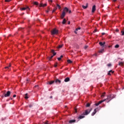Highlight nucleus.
<instances>
[{"label": "nucleus", "mask_w": 124, "mask_h": 124, "mask_svg": "<svg viewBox=\"0 0 124 124\" xmlns=\"http://www.w3.org/2000/svg\"><path fill=\"white\" fill-rule=\"evenodd\" d=\"M91 111H92V108L85 110V112H83V116H87L89 115V114L91 113Z\"/></svg>", "instance_id": "obj_1"}, {"label": "nucleus", "mask_w": 124, "mask_h": 124, "mask_svg": "<svg viewBox=\"0 0 124 124\" xmlns=\"http://www.w3.org/2000/svg\"><path fill=\"white\" fill-rule=\"evenodd\" d=\"M59 33V31L56 30V29H54L51 31V34L52 35H54L55 34H58Z\"/></svg>", "instance_id": "obj_2"}, {"label": "nucleus", "mask_w": 124, "mask_h": 124, "mask_svg": "<svg viewBox=\"0 0 124 124\" xmlns=\"http://www.w3.org/2000/svg\"><path fill=\"white\" fill-rule=\"evenodd\" d=\"M11 93V92H10V91H7L6 93L5 94V95H4V97H8L10 96Z\"/></svg>", "instance_id": "obj_3"}, {"label": "nucleus", "mask_w": 124, "mask_h": 124, "mask_svg": "<svg viewBox=\"0 0 124 124\" xmlns=\"http://www.w3.org/2000/svg\"><path fill=\"white\" fill-rule=\"evenodd\" d=\"M105 99H106V100H108V101H106L108 103V102H109V101H111V100H112V99L111 98V96L109 95L108 96L107 98Z\"/></svg>", "instance_id": "obj_4"}, {"label": "nucleus", "mask_w": 124, "mask_h": 124, "mask_svg": "<svg viewBox=\"0 0 124 124\" xmlns=\"http://www.w3.org/2000/svg\"><path fill=\"white\" fill-rule=\"evenodd\" d=\"M68 11H69V9H68V8H67V7H65L63 10V12H64L65 13V12L66 13H67V12H68Z\"/></svg>", "instance_id": "obj_5"}, {"label": "nucleus", "mask_w": 124, "mask_h": 124, "mask_svg": "<svg viewBox=\"0 0 124 124\" xmlns=\"http://www.w3.org/2000/svg\"><path fill=\"white\" fill-rule=\"evenodd\" d=\"M65 16V13H64V12L62 11V14L61 16V19H63V18H64Z\"/></svg>", "instance_id": "obj_6"}, {"label": "nucleus", "mask_w": 124, "mask_h": 124, "mask_svg": "<svg viewBox=\"0 0 124 124\" xmlns=\"http://www.w3.org/2000/svg\"><path fill=\"white\" fill-rule=\"evenodd\" d=\"M105 42H104L103 43H102V42H100L99 43V45H100V46H101L102 47H104V46L105 45Z\"/></svg>", "instance_id": "obj_7"}, {"label": "nucleus", "mask_w": 124, "mask_h": 124, "mask_svg": "<svg viewBox=\"0 0 124 124\" xmlns=\"http://www.w3.org/2000/svg\"><path fill=\"white\" fill-rule=\"evenodd\" d=\"M45 6H47L46 3H45V4L41 3L39 4V7H45Z\"/></svg>", "instance_id": "obj_8"}, {"label": "nucleus", "mask_w": 124, "mask_h": 124, "mask_svg": "<svg viewBox=\"0 0 124 124\" xmlns=\"http://www.w3.org/2000/svg\"><path fill=\"white\" fill-rule=\"evenodd\" d=\"M96 6H95V5H94L93 7H92V13H93L94 12V11H95L96 10Z\"/></svg>", "instance_id": "obj_9"}, {"label": "nucleus", "mask_w": 124, "mask_h": 124, "mask_svg": "<svg viewBox=\"0 0 124 124\" xmlns=\"http://www.w3.org/2000/svg\"><path fill=\"white\" fill-rule=\"evenodd\" d=\"M85 118V115H83V113L81 115H79L78 117V119L81 120L82 119H84Z\"/></svg>", "instance_id": "obj_10"}, {"label": "nucleus", "mask_w": 124, "mask_h": 124, "mask_svg": "<svg viewBox=\"0 0 124 124\" xmlns=\"http://www.w3.org/2000/svg\"><path fill=\"white\" fill-rule=\"evenodd\" d=\"M27 9H28V10H30V8L29 7H23V8H20V10L21 11H23V10H27Z\"/></svg>", "instance_id": "obj_11"}, {"label": "nucleus", "mask_w": 124, "mask_h": 124, "mask_svg": "<svg viewBox=\"0 0 124 124\" xmlns=\"http://www.w3.org/2000/svg\"><path fill=\"white\" fill-rule=\"evenodd\" d=\"M64 81L65 82H69V81H70V78H68V77L66 78H65V79L64 80Z\"/></svg>", "instance_id": "obj_12"}, {"label": "nucleus", "mask_w": 124, "mask_h": 124, "mask_svg": "<svg viewBox=\"0 0 124 124\" xmlns=\"http://www.w3.org/2000/svg\"><path fill=\"white\" fill-rule=\"evenodd\" d=\"M76 122V120H71L69 121V124H74Z\"/></svg>", "instance_id": "obj_13"}, {"label": "nucleus", "mask_w": 124, "mask_h": 124, "mask_svg": "<svg viewBox=\"0 0 124 124\" xmlns=\"http://www.w3.org/2000/svg\"><path fill=\"white\" fill-rule=\"evenodd\" d=\"M51 53H52V54H53V56L54 57V56H56V55H57V53L55 52V50L54 49H52L51 50Z\"/></svg>", "instance_id": "obj_14"}, {"label": "nucleus", "mask_w": 124, "mask_h": 124, "mask_svg": "<svg viewBox=\"0 0 124 124\" xmlns=\"http://www.w3.org/2000/svg\"><path fill=\"white\" fill-rule=\"evenodd\" d=\"M97 108H95L94 109L93 112L92 113V116H94V115H95V114H96V109Z\"/></svg>", "instance_id": "obj_15"}, {"label": "nucleus", "mask_w": 124, "mask_h": 124, "mask_svg": "<svg viewBox=\"0 0 124 124\" xmlns=\"http://www.w3.org/2000/svg\"><path fill=\"white\" fill-rule=\"evenodd\" d=\"M104 101H106V99H104V100H101V101H99L98 102V103H99V105L101 104V103H102V102H104Z\"/></svg>", "instance_id": "obj_16"}, {"label": "nucleus", "mask_w": 124, "mask_h": 124, "mask_svg": "<svg viewBox=\"0 0 124 124\" xmlns=\"http://www.w3.org/2000/svg\"><path fill=\"white\" fill-rule=\"evenodd\" d=\"M55 83H59V84H61V81L59 79H56L55 81Z\"/></svg>", "instance_id": "obj_17"}, {"label": "nucleus", "mask_w": 124, "mask_h": 124, "mask_svg": "<svg viewBox=\"0 0 124 124\" xmlns=\"http://www.w3.org/2000/svg\"><path fill=\"white\" fill-rule=\"evenodd\" d=\"M55 83V81H51L49 82H47V84H49V85H52V84H54Z\"/></svg>", "instance_id": "obj_18"}, {"label": "nucleus", "mask_w": 124, "mask_h": 124, "mask_svg": "<svg viewBox=\"0 0 124 124\" xmlns=\"http://www.w3.org/2000/svg\"><path fill=\"white\" fill-rule=\"evenodd\" d=\"M82 8L83 9H86V8H88V3H87L86 6L83 5Z\"/></svg>", "instance_id": "obj_19"}, {"label": "nucleus", "mask_w": 124, "mask_h": 124, "mask_svg": "<svg viewBox=\"0 0 124 124\" xmlns=\"http://www.w3.org/2000/svg\"><path fill=\"white\" fill-rule=\"evenodd\" d=\"M24 98H25V99H28V98H29L28 94L27 93L25 94Z\"/></svg>", "instance_id": "obj_20"}, {"label": "nucleus", "mask_w": 124, "mask_h": 124, "mask_svg": "<svg viewBox=\"0 0 124 124\" xmlns=\"http://www.w3.org/2000/svg\"><path fill=\"white\" fill-rule=\"evenodd\" d=\"M65 23H66V20L65 19V18H64L63 19V21L62 22V24H63V25H64V24H65Z\"/></svg>", "instance_id": "obj_21"}, {"label": "nucleus", "mask_w": 124, "mask_h": 124, "mask_svg": "<svg viewBox=\"0 0 124 124\" xmlns=\"http://www.w3.org/2000/svg\"><path fill=\"white\" fill-rule=\"evenodd\" d=\"M119 65L123 66L124 65V62H119Z\"/></svg>", "instance_id": "obj_22"}, {"label": "nucleus", "mask_w": 124, "mask_h": 124, "mask_svg": "<svg viewBox=\"0 0 124 124\" xmlns=\"http://www.w3.org/2000/svg\"><path fill=\"white\" fill-rule=\"evenodd\" d=\"M110 95L111 98L113 99V98H115V97H116V95H114V94H110L109 95Z\"/></svg>", "instance_id": "obj_23"}, {"label": "nucleus", "mask_w": 124, "mask_h": 124, "mask_svg": "<svg viewBox=\"0 0 124 124\" xmlns=\"http://www.w3.org/2000/svg\"><path fill=\"white\" fill-rule=\"evenodd\" d=\"M11 66V64H9V66L5 67V68H8V69H10V68Z\"/></svg>", "instance_id": "obj_24"}, {"label": "nucleus", "mask_w": 124, "mask_h": 124, "mask_svg": "<svg viewBox=\"0 0 124 124\" xmlns=\"http://www.w3.org/2000/svg\"><path fill=\"white\" fill-rule=\"evenodd\" d=\"M57 7H58L59 9H61V8H62L61 6L59 4H57Z\"/></svg>", "instance_id": "obj_25"}, {"label": "nucleus", "mask_w": 124, "mask_h": 124, "mask_svg": "<svg viewBox=\"0 0 124 124\" xmlns=\"http://www.w3.org/2000/svg\"><path fill=\"white\" fill-rule=\"evenodd\" d=\"M90 106H91V104H90V103H87L86 105V107H90Z\"/></svg>", "instance_id": "obj_26"}, {"label": "nucleus", "mask_w": 124, "mask_h": 124, "mask_svg": "<svg viewBox=\"0 0 124 124\" xmlns=\"http://www.w3.org/2000/svg\"><path fill=\"white\" fill-rule=\"evenodd\" d=\"M103 52H104V49H102L99 51V53H103Z\"/></svg>", "instance_id": "obj_27"}, {"label": "nucleus", "mask_w": 124, "mask_h": 124, "mask_svg": "<svg viewBox=\"0 0 124 124\" xmlns=\"http://www.w3.org/2000/svg\"><path fill=\"white\" fill-rule=\"evenodd\" d=\"M105 94H106L105 93H103V94L101 95V97L102 98L104 97V96H105Z\"/></svg>", "instance_id": "obj_28"}, {"label": "nucleus", "mask_w": 124, "mask_h": 124, "mask_svg": "<svg viewBox=\"0 0 124 124\" xmlns=\"http://www.w3.org/2000/svg\"><path fill=\"white\" fill-rule=\"evenodd\" d=\"M67 62H68V63H72V61H71V60H68L67 61Z\"/></svg>", "instance_id": "obj_29"}, {"label": "nucleus", "mask_w": 124, "mask_h": 124, "mask_svg": "<svg viewBox=\"0 0 124 124\" xmlns=\"http://www.w3.org/2000/svg\"><path fill=\"white\" fill-rule=\"evenodd\" d=\"M111 72H112V70L109 71L108 73V75L111 76Z\"/></svg>", "instance_id": "obj_30"}, {"label": "nucleus", "mask_w": 124, "mask_h": 124, "mask_svg": "<svg viewBox=\"0 0 124 124\" xmlns=\"http://www.w3.org/2000/svg\"><path fill=\"white\" fill-rule=\"evenodd\" d=\"M57 9H58V8H55L53 10H52V13L53 12H55V11H56L57 10Z\"/></svg>", "instance_id": "obj_31"}, {"label": "nucleus", "mask_w": 124, "mask_h": 124, "mask_svg": "<svg viewBox=\"0 0 124 124\" xmlns=\"http://www.w3.org/2000/svg\"><path fill=\"white\" fill-rule=\"evenodd\" d=\"M33 4H34L35 5H38V2H34Z\"/></svg>", "instance_id": "obj_32"}, {"label": "nucleus", "mask_w": 124, "mask_h": 124, "mask_svg": "<svg viewBox=\"0 0 124 124\" xmlns=\"http://www.w3.org/2000/svg\"><path fill=\"white\" fill-rule=\"evenodd\" d=\"M119 47H120L119 45H116L115 46V48H119Z\"/></svg>", "instance_id": "obj_33"}, {"label": "nucleus", "mask_w": 124, "mask_h": 124, "mask_svg": "<svg viewBox=\"0 0 124 124\" xmlns=\"http://www.w3.org/2000/svg\"><path fill=\"white\" fill-rule=\"evenodd\" d=\"M62 46H63V45H59V46H58V48H62Z\"/></svg>", "instance_id": "obj_34"}, {"label": "nucleus", "mask_w": 124, "mask_h": 124, "mask_svg": "<svg viewBox=\"0 0 124 124\" xmlns=\"http://www.w3.org/2000/svg\"><path fill=\"white\" fill-rule=\"evenodd\" d=\"M54 56L52 55V56H51V57H48V59L50 60H51V59H53V57Z\"/></svg>", "instance_id": "obj_35"}, {"label": "nucleus", "mask_w": 124, "mask_h": 124, "mask_svg": "<svg viewBox=\"0 0 124 124\" xmlns=\"http://www.w3.org/2000/svg\"><path fill=\"white\" fill-rule=\"evenodd\" d=\"M57 66H58V62H56V63L54 64V67H57Z\"/></svg>", "instance_id": "obj_36"}, {"label": "nucleus", "mask_w": 124, "mask_h": 124, "mask_svg": "<svg viewBox=\"0 0 124 124\" xmlns=\"http://www.w3.org/2000/svg\"><path fill=\"white\" fill-rule=\"evenodd\" d=\"M78 30H81V28L79 27V28H77V29H76V31H78Z\"/></svg>", "instance_id": "obj_37"}, {"label": "nucleus", "mask_w": 124, "mask_h": 124, "mask_svg": "<svg viewBox=\"0 0 124 124\" xmlns=\"http://www.w3.org/2000/svg\"><path fill=\"white\" fill-rule=\"evenodd\" d=\"M111 65H112L111 64V63H108L107 64V66H108V67H110V66H111Z\"/></svg>", "instance_id": "obj_38"}, {"label": "nucleus", "mask_w": 124, "mask_h": 124, "mask_svg": "<svg viewBox=\"0 0 124 124\" xmlns=\"http://www.w3.org/2000/svg\"><path fill=\"white\" fill-rule=\"evenodd\" d=\"M6 2H9V1H11V0H5Z\"/></svg>", "instance_id": "obj_39"}, {"label": "nucleus", "mask_w": 124, "mask_h": 124, "mask_svg": "<svg viewBox=\"0 0 124 124\" xmlns=\"http://www.w3.org/2000/svg\"><path fill=\"white\" fill-rule=\"evenodd\" d=\"M95 105L96 106H98V105H99V104L98 103H97L95 104Z\"/></svg>", "instance_id": "obj_40"}, {"label": "nucleus", "mask_w": 124, "mask_h": 124, "mask_svg": "<svg viewBox=\"0 0 124 124\" xmlns=\"http://www.w3.org/2000/svg\"><path fill=\"white\" fill-rule=\"evenodd\" d=\"M57 60H58V61H61V60H62V58H61L60 57H59L57 58Z\"/></svg>", "instance_id": "obj_41"}, {"label": "nucleus", "mask_w": 124, "mask_h": 124, "mask_svg": "<svg viewBox=\"0 0 124 124\" xmlns=\"http://www.w3.org/2000/svg\"><path fill=\"white\" fill-rule=\"evenodd\" d=\"M121 32L122 33V35H124V31H121Z\"/></svg>", "instance_id": "obj_42"}, {"label": "nucleus", "mask_w": 124, "mask_h": 124, "mask_svg": "<svg viewBox=\"0 0 124 124\" xmlns=\"http://www.w3.org/2000/svg\"><path fill=\"white\" fill-rule=\"evenodd\" d=\"M88 46H84V49H87V48H88Z\"/></svg>", "instance_id": "obj_43"}, {"label": "nucleus", "mask_w": 124, "mask_h": 124, "mask_svg": "<svg viewBox=\"0 0 124 124\" xmlns=\"http://www.w3.org/2000/svg\"><path fill=\"white\" fill-rule=\"evenodd\" d=\"M22 30H23V28H20L18 29L19 31H22Z\"/></svg>", "instance_id": "obj_44"}, {"label": "nucleus", "mask_w": 124, "mask_h": 124, "mask_svg": "<svg viewBox=\"0 0 124 124\" xmlns=\"http://www.w3.org/2000/svg\"><path fill=\"white\" fill-rule=\"evenodd\" d=\"M48 1L49 2H53V0H48Z\"/></svg>", "instance_id": "obj_45"}, {"label": "nucleus", "mask_w": 124, "mask_h": 124, "mask_svg": "<svg viewBox=\"0 0 124 124\" xmlns=\"http://www.w3.org/2000/svg\"><path fill=\"white\" fill-rule=\"evenodd\" d=\"M68 12L70 14L71 13V10H69Z\"/></svg>", "instance_id": "obj_46"}, {"label": "nucleus", "mask_w": 124, "mask_h": 124, "mask_svg": "<svg viewBox=\"0 0 124 124\" xmlns=\"http://www.w3.org/2000/svg\"><path fill=\"white\" fill-rule=\"evenodd\" d=\"M75 112H76V113H77V108H75Z\"/></svg>", "instance_id": "obj_47"}, {"label": "nucleus", "mask_w": 124, "mask_h": 124, "mask_svg": "<svg viewBox=\"0 0 124 124\" xmlns=\"http://www.w3.org/2000/svg\"><path fill=\"white\" fill-rule=\"evenodd\" d=\"M60 58H61V59H62V58H63V56L61 55V56H60Z\"/></svg>", "instance_id": "obj_48"}, {"label": "nucleus", "mask_w": 124, "mask_h": 124, "mask_svg": "<svg viewBox=\"0 0 124 124\" xmlns=\"http://www.w3.org/2000/svg\"><path fill=\"white\" fill-rule=\"evenodd\" d=\"M105 34V32L102 33V35H104Z\"/></svg>", "instance_id": "obj_49"}, {"label": "nucleus", "mask_w": 124, "mask_h": 124, "mask_svg": "<svg viewBox=\"0 0 124 124\" xmlns=\"http://www.w3.org/2000/svg\"><path fill=\"white\" fill-rule=\"evenodd\" d=\"M35 88H38V85L35 86Z\"/></svg>", "instance_id": "obj_50"}, {"label": "nucleus", "mask_w": 124, "mask_h": 124, "mask_svg": "<svg viewBox=\"0 0 124 124\" xmlns=\"http://www.w3.org/2000/svg\"><path fill=\"white\" fill-rule=\"evenodd\" d=\"M116 31H117V32H118V31H119V29H116Z\"/></svg>", "instance_id": "obj_51"}, {"label": "nucleus", "mask_w": 124, "mask_h": 124, "mask_svg": "<svg viewBox=\"0 0 124 124\" xmlns=\"http://www.w3.org/2000/svg\"><path fill=\"white\" fill-rule=\"evenodd\" d=\"M68 25L70 24V21H69L68 22Z\"/></svg>", "instance_id": "obj_52"}, {"label": "nucleus", "mask_w": 124, "mask_h": 124, "mask_svg": "<svg viewBox=\"0 0 124 124\" xmlns=\"http://www.w3.org/2000/svg\"><path fill=\"white\" fill-rule=\"evenodd\" d=\"M13 97H16V94L14 95Z\"/></svg>", "instance_id": "obj_53"}, {"label": "nucleus", "mask_w": 124, "mask_h": 124, "mask_svg": "<svg viewBox=\"0 0 124 124\" xmlns=\"http://www.w3.org/2000/svg\"><path fill=\"white\" fill-rule=\"evenodd\" d=\"M93 32H96V31L95 30L94 31H93Z\"/></svg>", "instance_id": "obj_54"}, {"label": "nucleus", "mask_w": 124, "mask_h": 124, "mask_svg": "<svg viewBox=\"0 0 124 124\" xmlns=\"http://www.w3.org/2000/svg\"><path fill=\"white\" fill-rule=\"evenodd\" d=\"M110 73H112V74L114 73V71H112V72H110Z\"/></svg>", "instance_id": "obj_55"}, {"label": "nucleus", "mask_w": 124, "mask_h": 124, "mask_svg": "<svg viewBox=\"0 0 124 124\" xmlns=\"http://www.w3.org/2000/svg\"><path fill=\"white\" fill-rule=\"evenodd\" d=\"M46 13H48L49 12V10L46 11Z\"/></svg>", "instance_id": "obj_56"}, {"label": "nucleus", "mask_w": 124, "mask_h": 124, "mask_svg": "<svg viewBox=\"0 0 124 124\" xmlns=\"http://www.w3.org/2000/svg\"><path fill=\"white\" fill-rule=\"evenodd\" d=\"M75 33H76V34H77V32L76 31H75Z\"/></svg>", "instance_id": "obj_57"}, {"label": "nucleus", "mask_w": 124, "mask_h": 124, "mask_svg": "<svg viewBox=\"0 0 124 124\" xmlns=\"http://www.w3.org/2000/svg\"><path fill=\"white\" fill-rule=\"evenodd\" d=\"M113 0V1H117V0Z\"/></svg>", "instance_id": "obj_58"}, {"label": "nucleus", "mask_w": 124, "mask_h": 124, "mask_svg": "<svg viewBox=\"0 0 124 124\" xmlns=\"http://www.w3.org/2000/svg\"><path fill=\"white\" fill-rule=\"evenodd\" d=\"M45 124H48L47 123V122H45Z\"/></svg>", "instance_id": "obj_59"}, {"label": "nucleus", "mask_w": 124, "mask_h": 124, "mask_svg": "<svg viewBox=\"0 0 124 124\" xmlns=\"http://www.w3.org/2000/svg\"><path fill=\"white\" fill-rule=\"evenodd\" d=\"M118 8H120V6H118Z\"/></svg>", "instance_id": "obj_60"}, {"label": "nucleus", "mask_w": 124, "mask_h": 124, "mask_svg": "<svg viewBox=\"0 0 124 124\" xmlns=\"http://www.w3.org/2000/svg\"><path fill=\"white\" fill-rule=\"evenodd\" d=\"M29 107H31V105H30V106H29Z\"/></svg>", "instance_id": "obj_61"}, {"label": "nucleus", "mask_w": 124, "mask_h": 124, "mask_svg": "<svg viewBox=\"0 0 124 124\" xmlns=\"http://www.w3.org/2000/svg\"><path fill=\"white\" fill-rule=\"evenodd\" d=\"M94 55H95V56H97L96 54H94Z\"/></svg>", "instance_id": "obj_62"}, {"label": "nucleus", "mask_w": 124, "mask_h": 124, "mask_svg": "<svg viewBox=\"0 0 124 124\" xmlns=\"http://www.w3.org/2000/svg\"><path fill=\"white\" fill-rule=\"evenodd\" d=\"M11 35V34L9 35V37Z\"/></svg>", "instance_id": "obj_63"}, {"label": "nucleus", "mask_w": 124, "mask_h": 124, "mask_svg": "<svg viewBox=\"0 0 124 124\" xmlns=\"http://www.w3.org/2000/svg\"><path fill=\"white\" fill-rule=\"evenodd\" d=\"M4 97V96H2V97Z\"/></svg>", "instance_id": "obj_64"}]
</instances>
